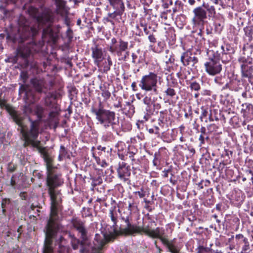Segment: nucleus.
Segmentation results:
<instances>
[{"instance_id":"nucleus-61","label":"nucleus","mask_w":253,"mask_h":253,"mask_svg":"<svg viewBox=\"0 0 253 253\" xmlns=\"http://www.w3.org/2000/svg\"><path fill=\"white\" fill-rule=\"evenodd\" d=\"M10 185L13 188H15V186L16 185V181L15 179V175L13 174L12 175L10 181Z\"/></svg>"},{"instance_id":"nucleus-54","label":"nucleus","mask_w":253,"mask_h":253,"mask_svg":"<svg viewBox=\"0 0 253 253\" xmlns=\"http://www.w3.org/2000/svg\"><path fill=\"white\" fill-rule=\"evenodd\" d=\"M210 49H216L219 47L217 40H213L209 42Z\"/></svg>"},{"instance_id":"nucleus-13","label":"nucleus","mask_w":253,"mask_h":253,"mask_svg":"<svg viewBox=\"0 0 253 253\" xmlns=\"http://www.w3.org/2000/svg\"><path fill=\"white\" fill-rule=\"evenodd\" d=\"M37 44L32 41L26 43V45H20L17 49V55L24 59V67L27 68L29 65L27 58L34 52H38L36 49Z\"/></svg>"},{"instance_id":"nucleus-37","label":"nucleus","mask_w":253,"mask_h":253,"mask_svg":"<svg viewBox=\"0 0 253 253\" xmlns=\"http://www.w3.org/2000/svg\"><path fill=\"white\" fill-rule=\"evenodd\" d=\"M203 6L205 7V9L206 10L207 12H208V15L210 17L214 16L215 14V9L213 5H210L209 4H203Z\"/></svg>"},{"instance_id":"nucleus-43","label":"nucleus","mask_w":253,"mask_h":253,"mask_svg":"<svg viewBox=\"0 0 253 253\" xmlns=\"http://www.w3.org/2000/svg\"><path fill=\"white\" fill-rule=\"evenodd\" d=\"M28 88V85L27 84H21L20 85L19 88V93L22 94L23 93H25V95L26 97L28 98L29 94L30 93V92L27 91Z\"/></svg>"},{"instance_id":"nucleus-26","label":"nucleus","mask_w":253,"mask_h":253,"mask_svg":"<svg viewBox=\"0 0 253 253\" xmlns=\"http://www.w3.org/2000/svg\"><path fill=\"white\" fill-rule=\"evenodd\" d=\"M51 107L54 108L55 111H52L49 113L48 119L49 122L51 124L52 123V122L55 121V120L59 121L58 116L59 115V112L58 111V104L54 103Z\"/></svg>"},{"instance_id":"nucleus-27","label":"nucleus","mask_w":253,"mask_h":253,"mask_svg":"<svg viewBox=\"0 0 253 253\" xmlns=\"http://www.w3.org/2000/svg\"><path fill=\"white\" fill-rule=\"evenodd\" d=\"M143 103L146 105L145 108L147 111V114L148 115H153L154 114V111L151 108V106L153 104V101L151 97L150 96H145L143 99Z\"/></svg>"},{"instance_id":"nucleus-58","label":"nucleus","mask_w":253,"mask_h":253,"mask_svg":"<svg viewBox=\"0 0 253 253\" xmlns=\"http://www.w3.org/2000/svg\"><path fill=\"white\" fill-rule=\"evenodd\" d=\"M207 139H209V136H206L205 137V135H200V136H199V140L200 141V144H199V146L200 147H201L203 144H205V140Z\"/></svg>"},{"instance_id":"nucleus-34","label":"nucleus","mask_w":253,"mask_h":253,"mask_svg":"<svg viewBox=\"0 0 253 253\" xmlns=\"http://www.w3.org/2000/svg\"><path fill=\"white\" fill-rule=\"evenodd\" d=\"M166 53L167 54L165 56V63L167 65L169 64H172L175 61L173 54L169 52V50L167 49L166 50Z\"/></svg>"},{"instance_id":"nucleus-21","label":"nucleus","mask_w":253,"mask_h":253,"mask_svg":"<svg viewBox=\"0 0 253 253\" xmlns=\"http://www.w3.org/2000/svg\"><path fill=\"white\" fill-rule=\"evenodd\" d=\"M207 54L209 56V58L211 59L219 61L221 60L223 62V59H224V57L222 55V52H221L220 50V46L216 49H209Z\"/></svg>"},{"instance_id":"nucleus-8","label":"nucleus","mask_w":253,"mask_h":253,"mask_svg":"<svg viewBox=\"0 0 253 253\" xmlns=\"http://www.w3.org/2000/svg\"><path fill=\"white\" fill-rule=\"evenodd\" d=\"M91 112L96 115V119L105 127L113 126L115 125V114L114 112L105 110L101 107L98 109L92 108Z\"/></svg>"},{"instance_id":"nucleus-39","label":"nucleus","mask_w":253,"mask_h":253,"mask_svg":"<svg viewBox=\"0 0 253 253\" xmlns=\"http://www.w3.org/2000/svg\"><path fill=\"white\" fill-rule=\"evenodd\" d=\"M11 204V200L9 198H3L1 200V207L2 208V213L5 215L6 208L7 206Z\"/></svg>"},{"instance_id":"nucleus-4","label":"nucleus","mask_w":253,"mask_h":253,"mask_svg":"<svg viewBox=\"0 0 253 253\" xmlns=\"http://www.w3.org/2000/svg\"><path fill=\"white\" fill-rule=\"evenodd\" d=\"M116 207H111L109 210V217L113 223L112 225L107 224L105 226L113 227L115 232L118 233V237L121 236H126V216H125V209L119 206L118 211L120 214V218L118 221V214L116 210Z\"/></svg>"},{"instance_id":"nucleus-6","label":"nucleus","mask_w":253,"mask_h":253,"mask_svg":"<svg viewBox=\"0 0 253 253\" xmlns=\"http://www.w3.org/2000/svg\"><path fill=\"white\" fill-rule=\"evenodd\" d=\"M29 122L31 123L30 129H26L23 127V123L22 126H20L21 128V133L25 141L24 147H27L31 145L33 147H38L40 143V141H37L39 134L40 125L38 121H33L30 118ZM23 120L22 121V122Z\"/></svg>"},{"instance_id":"nucleus-15","label":"nucleus","mask_w":253,"mask_h":253,"mask_svg":"<svg viewBox=\"0 0 253 253\" xmlns=\"http://www.w3.org/2000/svg\"><path fill=\"white\" fill-rule=\"evenodd\" d=\"M194 16L192 19L193 25L195 27L203 26L207 19V12L202 6L194 8L193 10Z\"/></svg>"},{"instance_id":"nucleus-52","label":"nucleus","mask_w":253,"mask_h":253,"mask_svg":"<svg viewBox=\"0 0 253 253\" xmlns=\"http://www.w3.org/2000/svg\"><path fill=\"white\" fill-rule=\"evenodd\" d=\"M165 93L167 95L171 97H173L176 94L175 90L171 87L168 88L165 91Z\"/></svg>"},{"instance_id":"nucleus-60","label":"nucleus","mask_w":253,"mask_h":253,"mask_svg":"<svg viewBox=\"0 0 253 253\" xmlns=\"http://www.w3.org/2000/svg\"><path fill=\"white\" fill-rule=\"evenodd\" d=\"M236 83V81H235V82L233 81L229 84H226V86H228V87L231 90H235L236 91H238L239 90L240 88L239 87H234V86H233L234 84H235Z\"/></svg>"},{"instance_id":"nucleus-25","label":"nucleus","mask_w":253,"mask_h":253,"mask_svg":"<svg viewBox=\"0 0 253 253\" xmlns=\"http://www.w3.org/2000/svg\"><path fill=\"white\" fill-rule=\"evenodd\" d=\"M59 96H60V93L56 91L49 92L45 98V103L46 105L48 107L52 106L53 104H52L51 99H53L55 100L58 98Z\"/></svg>"},{"instance_id":"nucleus-14","label":"nucleus","mask_w":253,"mask_h":253,"mask_svg":"<svg viewBox=\"0 0 253 253\" xmlns=\"http://www.w3.org/2000/svg\"><path fill=\"white\" fill-rule=\"evenodd\" d=\"M0 108L1 109H5L7 112L11 117L13 121L19 126H22V121L23 118L18 113V112L11 105L7 103V101L5 99L0 100Z\"/></svg>"},{"instance_id":"nucleus-63","label":"nucleus","mask_w":253,"mask_h":253,"mask_svg":"<svg viewBox=\"0 0 253 253\" xmlns=\"http://www.w3.org/2000/svg\"><path fill=\"white\" fill-rule=\"evenodd\" d=\"M20 77L23 80V83L25 84L26 82H27L28 78V76L27 73L22 72L20 75Z\"/></svg>"},{"instance_id":"nucleus-7","label":"nucleus","mask_w":253,"mask_h":253,"mask_svg":"<svg viewBox=\"0 0 253 253\" xmlns=\"http://www.w3.org/2000/svg\"><path fill=\"white\" fill-rule=\"evenodd\" d=\"M113 227L105 226L102 232L103 237L99 234H96L94 238V244L99 250H101L105 244L113 242L118 237V233L115 232Z\"/></svg>"},{"instance_id":"nucleus-46","label":"nucleus","mask_w":253,"mask_h":253,"mask_svg":"<svg viewBox=\"0 0 253 253\" xmlns=\"http://www.w3.org/2000/svg\"><path fill=\"white\" fill-rule=\"evenodd\" d=\"M66 36L68 39V42L69 43L71 42L74 38V33L73 30L70 28L67 29L66 32Z\"/></svg>"},{"instance_id":"nucleus-5","label":"nucleus","mask_w":253,"mask_h":253,"mask_svg":"<svg viewBox=\"0 0 253 253\" xmlns=\"http://www.w3.org/2000/svg\"><path fill=\"white\" fill-rule=\"evenodd\" d=\"M18 33L19 36V42H23L25 41L33 38L38 34L40 29L41 27H46V26L40 25L38 24L30 26L29 22L25 17L20 16L18 19ZM37 22H38L37 21Z\"/></svg>"},{"instance_id":"nucleus-11","label":"nucleus","mask_w":253,"mask_h":253,"mask_svg":"<svg viewBox=\"0 0 253 253\" xmlns=\"http://www.w3.org/2000/svg\"><path fill=\"white\" fill-rule=\"evenodd\" d=\"M157 75L153 73H150L149 75L142 77L139 82V86L143 90L146 91H152L155 94H158Z\"/></svg>"},{"instance_id":"nucleus-12","label":"nucleus","mask_w":253,"mask_h":253,"mask_svg":"<svg viewBox=\"0 0 253 253\" xmlns=\"http://www.w3.org/2000/svg\"><path fill=\"white\" fill-rule=\"evenodd\" d=\"M241 69V76L247 78L249 82L251 83L253 79V58L242 56L238 59Z\"/></svg>"},{"instance_id":"nucleus-1","label":"nucleus","mask_w":253,"mask_h":253,"mask_svg":"<svg viewBox=\"0 0 253 253\" xmlns=\"http://www.w3.org/2000/svg\"><path fill=\"white\" fill-rule=\"evenodd\" d=\"M63 183L61 174L56 169L46 171V185L50 199L49 218L45 227V238L44 242L43 253H53V239L56 237L59 229V212L63 210L61 193L56 189Z\"/></svg>"},{"instance_id":"nucleus-22","label":"nucleus","mask_w":253,"mask_h":253,"mask_svg":"<svg viewBox=\"0 0 253 253\" xmlns=\"http://www.w3.org/2000/svg\"><path fill=\"white\" fill-rule=\"evenodd\" d=\"M235 239L237 244L242 246V251H247L250 250V243L248 239L243 235L239 234L236 235Z\"/></svg>"},{"instance_id":"nucleus-48","label":"nucleus","mask_w":253,"mask_h":253,"mask_svg":"<svg viewBox=\"0 0 253 253\" xmlns=\"http://www.w3.org/2000/svg\"><path fill=\"white\" fill-rule=\"evenodd\" d=\"M116 146L118 148V152H124L125 151H126V150L125 143L123 142H119L117 143Z\"/></svg>"},{"instance_id":"nucleus-44","label":"nucleus","mask_w":253,"mask_h":253,"mask_svg":"<svg viewBox=\"0 0 253 253\" xmlns=\"http://www.w3.org/2000/svg\"><path fill=\"white\" fill-rule=\"evenodd\" d=\"M196 253H210L211 249L209 248L200 245L196 249Z\"/></svg>"},{"instance_id":"nucleus-47","label":"nucleus","mask_w":253,"mask_h":253,"mask_svg":"<svg viewBox=\"0 0 253 253\" xmlns=\"http://www.w3.org/2000/svg\"><path fill=\"white\" fill-rule=\"evenodd\" d=\"M80 244L83 245V242L79 239L75 238L72 241V247L74 250H77Z\"/></svg>"},{"instance_id":"nucleus-28","label":"nucleus","mask_w":253,"mask_h":253,"mask_svg":"<svg viewBox=\"0 0 253 253\" xmlns=\"http://www.w3.org/2000/svg\"><path fill=\"white\" fill-rule=\"evenodd\" d=\"M43 159L46 163V171L56 169V168L53 165V160L49 154L48 155H44V157Z\"/></svg>"},{"instance_id":"nucleus-35","label":"nucleus","mask_w":253,"mask_h":253,"mask_svg":"<svg viewBox=\"0 0 253 253\" xmlns=\"http://www.w3.org/2000/svg\"><path fill=\"white\" fill-rule=\"evenodd\" d=\"M124 14V13H119L118 12H116V10H115L113 13H109L108 16L112 19H114L116 17L119 20V18L117 17L118 16L120 17V20H119V22H122L123 23H125V21L126 20V14H124V16L122 17V15Z\"/></svg>"},{"instance_id":"nucleus-38","label":"nucleus","mask_w":253,"mask_h":253,"mask_svg":"<svg viewBox=\"0 0 253 253\" xmlns=\"http://www.w3.org/2000/svg\"><path fill=\"white\" fill-rule=\"evenodd\" d=\"M92 156L95 159L97 164L101 168H104L108 166V164L106 163V161L105 160H101L99 157L96 156L94 152H92Z\"/></svg>"},{"instance_id":"nucleus-23","label":"nucleus","mask_w":253,"mask_h":253,"mask_svg":"<svg viewBox=\"0 0 253 253\" xmlns=\"http://www.w3.org/2000/svg\"><path fill=\"white\" fill-rule=\"evenodd\" d=\"M110 4L119 13H124L125 6L122 0H108Z\"/></svg>"},{"instance_id":"nucleus-41","label":"nucleus","mask_w":253,"mask_h":253,"mask_svg":"<svg viewBox=\"0 0 253 253\" xmlns=\"http://www.w3.org/2000/svg\"><path fill=\"white\" fill-rule=\"evenodd\" d=\"M168 252L171 253H179L180 249L175 246L172 241L170 244L167 247Z\"/></svg>"},{"instance_id":"nucleus-29","label":"nucleus","mask_w":253,"mask_h":253,"mask_svg":"<svg viewBox=\"0 0 253 253\" xmlns=\"http://www.w3.org/2000/svg\"><path fill=\"white\" fill-rule=\"evenodd\" d=\"M44 112V108L39 105H37L35 108V114L37 116V120L34 121H38V123L40 124L42 118L43 117V113Z\"/></svg>"},{"instance_id":"nucleus-20","label":"nucleus","mask_w":253,"mask_h":253,"mask_svg":"<svg viewBox=\"0 0 253 253\" xmlns=\"http://www.w3.org/2000/svg\"><path fill=\"white\" fill-rule=\"evenodd\" d=\"M109 49L112 52H117L119 60H125L126 57V42L120 40L119 44H117L116 46H110Z\"/></svg>"},{"instance_id":"nucleus-2","label":"nucleus","mask_w":253,"mask_h":253,"mask_svg":"<svg viewBox=\"0 0 253 253\" xmlns=\"http://www.w3.org/2000/svg\"><path fill=\"white\" fill-rule=\"evenodd\" d=\"M54 1L56 6L55 11L49 7H44L40 13L39 8L31 5L28 7L27 12L40 25L46 26L42 30V39L48 38L49 42L55 43L58 39L61 27L60 25L53 27V24L57 19L56 14L61 16L64 15L66 2L63 0H54Z\"/></svg>"},{"instance_id":"nucleus-16","label":"nucleus","mask_w":253,"mask_h":253,"mask_svg":"<svg viewBox=\"0 0 253 253\" xmlns=\"http://www.w3.org/2000/svg\"><path fill=\"white\" fill-rule=\"evenodd\" d=\"M71 223L74 227L81 235V238L83 241H85L87 238V229L85 226V222L78 217H74L71 220Z\"/></svg>"},{"instance_id":"nucleus-51","label":"nucleus","mask_w":253,"mask_h":253,"mask_svg":"<svg viewBox=\"0 0 253 253\" xmlns=\"http://www.w3.org/2000/svg\"><path fill=\"white\" fill-rule=\"evenodd\" d=\"M127 107H128V109L127 110V117H131L135 112L134 107L133 105L130 104L127 102Z\"/></svg>"},{"instance_id":"nucleus-18","label":"nucleus","mask_w":253,"mask_h":253,"mask_svg":"<svg viewBox=\"0 0 253 253\" xmlns=\"http://www.w3.org/2000/svg\"><path fill=\"white\" fill-rule=\"evenodd\" d=\"M205 67L206 72L211 76L219 74L222 69L220 61L210 58L209 61L205 63Z\"/></svg>"},{"instance_id":"nucleus-40","label":"nucleus","mask_w":253,"mask_h":253,"mask_svg":"<svg viewBox=\"0 0 253 253\" xmlns=\"http://www.w3.org/2000/svg\"><path fill=\"white\" fill-rule=\"evenodd\" d=\"M102 139L105 142H113L115 140V137L112 133L109 132L102 136Z\"/></svg>"},{"instance_id":"nucleus-62","label":"nucleus","mask_w":253,"mask_h":253,"mask_svg":"<svg viewBox=\"0 0 253 253\" xmlns=\"http://www.w3.org/2000/svg\"><path fill=\"white\" fill-rule=\"evenodd\" d=\"M153 109H152V110L154 111V112L156 110V113H158V110L161 107V104L158 103H153Z\"/></svg>"},{"instance_id":"nucleus-17","label":"nucleus","mask_w":253,"mask_h":253,"mask_svg":"<svg viewBox=\"0 0 253 253\" xmlns=\"http://www.w3.org/2000/svg\"><path fill=\"white\" fill-rule=\"evenodd\" d=\"M180 61L184 66H191L192 67H196V65L198 63L199 60L196 56L195 53L190 50H187L181 55Z\"/></svg>"},{"instance_id":"nucleus-10","label":"nucleus","mask_w":253,"mask_h":253,"mask_svg":"<svg viewBox=\"0 0 253 253\" xmlns=\"http://www.w3.org/2000/svg\"><path fill=\"white\" fill-rule=\"evenodd\" d=\"M30 84L34 89L38 93L46 94L48 91L53 89L55 85V81L51 80L47 83L43 78L36 77L30 80Z\"/></svg>"},{"instance_id":"nucleus-42","label":"nucleus","mask_w":253,"mask_h":253,"mask_svg":"<svg viewBox=\"0 0 253 253\" xmlns=\"http://www.w3.org/2000/svg\"><path fill=\"white\" fill-rule=\"evenodd\" d=\"M129 157L131 161V165L132 169H137L139 165V161L138 159L134 158L133 153H129Z\"/></svg>"},{"instance_id":"nucleus-45","label":"nucleus","mask_w":253,"mask_h":253,"mask_svg":"<svg viewBox=\"0 0 253 253\" xmlns=\"http://www.w3.org/2000/svg\"><path fill=\"white\" fill-rule=\"evenodd\" d=\"M82 216L87 217L92 216L91 209L90 208L84 207L82 211Z\"/></svg>"},{"instance_id":"nucleus-33","label":"nucleus","mask_w":253,"mask_h":253,"mask_svg":"<svg viewBox=\"0 0 253 253\" xmlns=\"http://www.w3.org/2000/svg\"><path fill=\"white\" fill-rule=\"evenodd\" d=\"M110 84L104 85L103 87H101V95L104 98V101H107L111 97V94L109 91Z\"/></svg>"},{"instance_id":"nucleus-36","label":"nucleus","mask_w":253,"mask_h":253,"mask_svg":"<svg viewBox=\"0 0 253 253\" xmlns=\"http://www.w3.org/2000/svg\"><path fill=\"white\" fill-rule=\"evenodd\" d=\"M245 36L248 38V41L251 42L253 40V27H246L244 28Z\"/></svg>"},{"instance_id":"nucleus-55","label":"nucleus","mask_w":253,"mask_h":253,"mask_svg":"<svg viewBox=\"0 0 253 253\" xmlns=\"http://www.w3.org/2000/svg\"><path fill=\"white\" fill-rule=\"evenodd\" d=\"M128 210L130 211V214H137L138 209L137 207L134 205L129 204Z\"/></svg>"},{"instance_id":"nucleus-59","label":"nucleus","mask_w":253,"mask_h":253,"mask_svg":"<svg viewBox=\"0 0 253 253\" xmlns=\"http://www.w3.org/2000/svg\"><path fill=\"white\" fill-rule=\"evenodd\" d=\"M16 169V166L13 164L12 163H10L8 165L7 170L9 172H13Z\"/></svg>"},{"instance_id":"nucleus-19","label":"nucleus","mask_w":253,"mask_h":253,"mask_svg":"<svg viewBox=\"0 0 253 253\" xmlns=\"http://www.w3.org/2000/svg\"><path fill=\"white\" fill-rule=\"evenodd\" d=\"M118 155L119 158L123 161L119 163V167L117 169L118 177L121 180L125 182L126 180V164L125 162L126 151H125L124 152H118Z\"/></svg>"},{"instance_id":"nucleus-30","label":"nucleus","mask_w":253,"mask_h":253,"mask_svg":"<svg viewBox=\"0 0 253 253\" xmlns=\"http://www.w3.org/2000/svg\"><path fill=\"white\" fill-rule=\"evenodd\" d=\"M245 196L241 191H235L232 195L233 200L237 202L238 204L242 203L244 200Z\"/></svg>"},{"instance_id":"nucleus-32","label":"nucleus","mask_w":253,"mask_h":253,"mask_svg":"<svg viewBox=\"0 0 253 253\" xmlns=\"http://www.w3.org/2000/svg\"><path fill=\"white\" fill-rule=\"evenodd\" d=\"M244 54L246 58H251V56L253 53V44H245L243 48Z\"/></svg>"},{"instance_id":"nucleus-24","label":"nucleus","mask_w":253,"mask_h":253,"mask_svg":"<svg viewBox=\"0 0 253 253\" xmlns=\"http://www.w3.org/2000/svg\"><path fill=\"white\" fill-rule=\"evenodd\" d=\"M220 50L222 52V55L224 57V59H223V63L229 61L231 59V53L233 52L231 46L228 44L225 46L220 45Z\"/></svg>"},{"instance_id":"nucleus-9","label":"nucleus","mask_w":253,"mask_h":253,"mask_svg":"<svg viewBox=\"0 0 253 253\" xmlns=\"http://www.w3.org/2000/svg\"><path fill=\"white\" fill-rule=\"evenodd\" d=\"M92 51L91 57L93 60L94 64L98 68L102 67V71L104 73H107L110 69V67L112 64L111 58L108 56L107 62L105 61V64L101 66V62L104 59L103 51L101 47H100L98 44H96L94 47L91 48Z\"/></svg>"},{"instance_id":"nucleus-3","label":"nucleus","mask_w":253,"mask_h":253,"mask_svg":"<svg viewBox=\"0 0 253 253\" xmlns=\"http://www.w3.org/2000/svg\"><path fill=\"white\" fill-rule=\"evenodd\" d=\"M128 220V219H127V235H135L138 233L141 234L143 232L152 238L159 239L163 244L166 247L172 241H169L168 238L164 235V229L163 228L158 227L155 229L151 230L149 225L141 227L136 225H131Z\"/></svg>"},{"instance_id":"nucleus-57","label":"nucleus","mask_w":253,"mask_h":253,"mask_svg":"<svg viewBox=\"0 0 253 253\" xmlns=\"http://www.w3.org/2000/svg\"><path fill=\"white\" fill-rule=\"evenodd\" d=\"M214 82L217 84L221 85L223 84L222 76H216L214 79Z\"/></svg>"},{"instance_id":"nucleus-53","label":"nucleus","mask_w":253,"mask_h":253,"mask_svg":"<svg viewBox=\"0 0 253 253\" xmlns=\"http://www.w3.org/2000/svg\"><path fill=\"white\" fill-rule=\"evenodd\" d=\"M190 87L192 90L195 91H198L201 88L200 84L196 82H193L191 83L190 85Z\"/></svg>"},{"instance_id":"nucleus-49","label":"nucleus","mask_w":253,"mask_h":253,"mask_svg":"<svg viewBox=\"0 0 253 253\" xmlns=\"http://www.w3.org/2000/svg\"><path fill=\"white\" fill-rule=\"evenodd\" d=\"M59 152L64 157L70 158V155L68 154V152L64 146H60Z\"/></svg>"},{"instance_id":"nucleus-50","label":"nucleus","mask_w":253,"mask_h":253,"mask_svg":"<svg viewBox=\"0 0 253 253\" xmlns=\"http://www.w3.org/2000/svg\"><path fill=\"white\" fill-rule=\"evenodd\" d=\"M223 26H224V24L222 23L217 22H215V24H214L215 31L216 32L220 33L222 31Z\"/></svg>"},{"instance_id":"nucleus-56","label":"nucleus","mask_w":253,"mask_h":253,"mask_svg":"<svg viewBox=\"0 0 253 253\" xmlns=\"http://www.w3.org/2000/svg\"><path fill=\"white\" fill-rule=\"evenodd\" d=\"M202 113L200 116V120L203 121V119L207 117L208 115V111L207 109H205L203 107L201 108Z\"/></svg>"},{"instance_id":"nucleus-64","label":"nucleus","mask_w":253,"mask_h":253,"mask_svg":"<svg viewBox=\"0 0 253 253\" xmlns=\"http://www.w3.org/2000/svg\"><path fill=\"white\" fill-rule=\"evenodd\" d=\"M67 252L66 248L64 246H59V249L58 253H66Z\"/></svg>"},{"instance_id":"nucleus-31","label":"nucleus","mask_w":253,"mask_h":253,"mask_svg":"<svg viewBox=\"0 0 253 253\" xmlns=\"http://www.w3.org/2000/svg\"><path fill=\"white\" fill-rule=\"evenodd\" d=\"M162 159L161 154L160 151L156 152L154 153V159L153 160V165L156 167L157 169H161L160 166L161 165Z\"/></svg>"}]
</instances>
